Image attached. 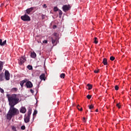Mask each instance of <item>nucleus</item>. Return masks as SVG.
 I'll list each match as a JSON object with an SVG mask.
<instances>
[{"mask_svg":"<svg viewBox=\"0 0 131 131\" xmlns=\"http://www.w3.org/2000/svg\"><path fill=\"white\" fill-rule=\"evenodd\" d=\"M7 97L10 106H15L20 102L18 96L16 94H13L10 96L8 95Z\"/></svg>","mask_w":131,"mask_h":131,"instance_id":"1","label":"nucleus"},{"mask_svg":"<svg viewBox=\"0 0 131 131\" xmlns=\"http://www.w3.org/2000/svg\"><path fill=\"white\" fill-rule=\"evenodd\" d=\"M19 114V111L14 107V106H10V110L7 114V119L10 120L14 116H16Z\"/></svg>","mask_w":131,"mask_h":131,"instance_id":"2","label":"nucleus"},{"mask_svg":"<svg viewBox=\"0 0 131 131\" xmlns=\"http://www.w3.org/2000/svg\"><path fill=\"white\" fill-rule=\"evenodd\" d=\"M4 78H5L6 80H10V73H9V71H5V77H4V73H0V82L4 81Z\"/></svg>","mask_w":131,"mask_h":131,"instance_id":"3","label":"nucleus"},{"mask_svg":"<svg viewBox=\"0 0 131 131\" xmlns=\"http://www.w3.org/2000/svg\"><path fill=\"white\" fill-rule=\"evenodd\" d=\"M20 19H21V20H23V21H30L31 20V19L30 18V17L29 16H28L26 13L23 15L21 16L20 17Z\"/></svg>","mask_w":131,"mask_h":131,"instance_id":"4","label":"nucleus"},{"mask_svg":"<svg viewBox=\"0 0 131 131\" xmlns=\"http://www.w3.org/2000/svg\"><path fill=\"white\" fill-rule=\"evenodd\" d=\"M71 9V6H70V5H66L62 6V11L65 12V13H66V12H68V11H70Z\"/></svg>","mask_w":131,"mask_h":131,"instance_id":"5","label":"nucleus"},{"mask_svg":"<svg viewBox=\"0 0 131 131\" xmlns=\"http://www.w3.org/2000/svg\"><path fill=\"white\" fill-rule=\"evenodd\" d=\"M26 57L25 56H22L19 58V61H18V64H19L20 66L23 65L25 62H26Z\"/></svg>","mask_w":131,"mask_h":131,"instance_id":"6","label":"nucleus"},{"mask_svg":"<svg viewBox=\"0 0 131 131\" xmlns=\"http://www.w3.org/2000/svg\"><path fill=\"white\" fill-rule=\"evenodd\" d=\"M26 86L27 89H31L33 88V83L30 81H28L26 82Z\"/></svg>","mask_w":131,"mask_h":131,"instance_id":"7","label":"nucleus"},{"mask_svg":"<svg viewBox=\"0 0 131 131\" xmlns=\"http://www.w3.org/2000/svg\"><path fill=\"white\" fill-rule=\"evenodd\" d=\"M52 38V42L53 46H56L58 42H59V39H57L56 38Z\"/></svg>","mask_w":131,"mask_h":131,"instance_id":"8","label":"nucleus"},{"mask_svg":"<svg viewBox=\"0 0 131 131\" xmlns=\"http://www.w3.org/2000/svg\"><path fill=\"white\" fill-rule=\"evenodd\" d=\"M6 45H7V40L3 41V39H0V46L1 47H4V46H6Z\"/></svg>","mask_w":131,"mask_h":131,"instance_id":"9","label":"nucleus"},{"mask_svg":"<svg viewBox=\"0 0 131 131\" xmlns=\"http://www.w3.org/2000/svg\"><path fill=\"white\" fill-rule=\"evenodd\" d=\"M26 82H27V79H25V80H23L22 81H21L20 82V85L21 86V88H23L24 87V84L26 83Z\"/></svg>","mask_w":131,"mask_h":131,"instance_id":"10","label":"nucleus"},{"mask_svg":"<svg viewBox=\"0 0 131 131\" xmlns=\"http://www.w3.org/2000/svg\"><path fill=\"white\" fill-rule=\"evenodd\" d=\"M25 123H27L30 122V116H26L24 118Z\"/></svg>","mask_w":131,"mask_h":131,"instance_id":"11","label":"nucleus"},{"mask_svg":"<svg viewBox=\"0 0 131 131\" xmlns=\"http://www.w3.org/2000/svg\"><path fill=\"white\" fill-rule=\"evenodd\" d=\"M33 11V8L31 7L30 8H28V9L26 10L27 13L29 15L30 14V12H32Z\"/></svg>","mask_w":131,"mask_h":131,"instance_id":"12","label":"nucleus"},{"mask_svg":"<svg viewBox=\"0 0 131 131\" xmlns=\"http://www.w3.org/2000/svg\"><path fill=\"white\" fill-rule=\"evenodd\" d=\"M26 112V107H21V109L20 110V113L25 114Z\"/></svg>","mask_w":131,"mask_h":131,"instance_id":"13","label":"nucleus"},{"mask_svg":"<svg viewBox=\"0 0 131 131\" xmlns=\"http://www.w3.org/2000/svg\"><path fill=\"white\" fill-rule=\"evenodd\" d=\"M39 79H40V80H44L45 81V74H42L41 75H40V76H39Z\"/></svg>","mask_w":131,"mask_h":131,"instance_id":"14","label":"nucleus"},{"mask_svg":"<svg viewBox=\"0 0 131 131\" xmlns=\"http://www.w3.org/2000/svg\"><path fill=\"white\" fill-rule=\"evenodd\" d=\"M102 63L105 66L107 65V61L106 58L103 59Z\"/></svg>","mask_w":131,"mask_h":131,"instance_id":"15","label":"nucleus"},{"mask_svg":"<svg viewBox=\"0 0 131 131\" xmlns=\"http://www.w3.org/2000/svg\"><path fill=\"white\" fill-rule=\"evenodd\" d=\"M31 57L33 58L36 57L35 52H32V53H31Z\"/></svg>","mask_w":131,"mask_h":131,"instance_id":"16","label":"nucleus"},{"mask_svg":"<svg viewBox=\"0 0 131 131\" xmlns=\"http://www.w3.org/2000/svg\"><path fill=\"white\" fill-rule=\"evenodd\" d=\"M31 114H32V109L30 108L28 110V115H27V116L26 117H30Z\"/></svg>","mask_w":131,"mask_h":131,"instance_id":"17","label":"nucleus"},{"mask_svg":"<svg viewBox=\"0 0 131 131\" xmlns=\"http://www.w3.org/2000/svg\"><path fill=\"white\" fill-rule=\"evenodd\" d=\"M87 87H88V90H92L93 86L92 85V84H87Z\"/></svg>","mask_w":131,"mask_h":131,"instance_id":"18","label":"nucleus"},{"mask_svg":"<svg viewBox=\"0 0 131 131\" xmlns=\"http://www.w3.org/2000/svg\"><path fill=\"white\" fill-rule=\"evenodd\" d=\"M17 91V88H13L11 89V92L13 93H15Z\"/></svg>","mask_w":131,"mask_h":131,"instance_id":"19","label":"nucleus"},{"mask_svg":"<svg viewBox=\"0 0 131 131\" xmlns=\"http://www.w3.org/2000/svg\"><path fill=\"white\" fill-rule=\"evenodd\" d=\"M3 62L0 61V71L3 70Z\"/></svg>","mask_w":131,"mask_h":131,"instance_id":"20","label":"nucleus"},{"mask_svg":"<svg viewBox=\"0 0 131 131\" xmlns=\"http://www.w3.org/2000/svg\"><path fill=\"white\" fill-rule=\"evenodd\" d=\"M11 129L12 130V131H17V128L14 126H11Z\"/></svg>","mask_w":131,"mask_h":131,"instance_id":"21","label":"nucleus"},{"mask_svg":"<svg viewBox=\"0 0 131 131\" xmlns=\"http://www.w3.org/2000/svg\"><path fill=\"white\" fill-rule=\"evenodd\" d=\"M53 38H56V39H59V37L58 36V35L57 33H54V37Z\"/></svg>","mask_w":131,"mask_h":131,"instance_id":"22","label":"nucleus"},{"mask_svg":"<svg viewBox=\"0 0 131 131\" xmlns=\"http://www.w3.org/2000/svg\"><path fill=\"white\" fill-rule=\"evenodd\" d=\"M77 110H78V111H83V108L82 107H81L80 106H79V105H77Z\"/></svg>","mask_w":131,"mask_h":131,"instance_id":"23","label":"nucleus"},{"mask_svg":"<svg viewBox=\"0 0 131 131\" xmlns=\"http://www.w3.org/2000/svg\"><path fill=\"white\" fill-rule=\"evenodd\" d=\"M27 69H28L29 70H33V67L32 66L28 65V66H27Z\"/></svg>","mask_w":131,"mask_h":131,"instance_id":"24","label":"nucleus"},{"mask_svg":"<svg viewBox=\"0 0 131 131\" xmlns=\"http://www.w3.org/2000/svg\"><path fill=\"white\" fill-rule=\"evenodd\" d=\"M60 77H61V78H64L65 77V74L64 73H61V75H60Z\"/></svg>","mask_w":131,"mask_h":131,"instance_id":"25","label":"nucleus"},{"mask_svg":"<svg viewBox=\"0 0 131 131\" xmlns=\"http://www.w3.org/2000/svg\"><path fill=\"white\" fill-rule=\"evenodd\" d=\"M94 42L96 44L98 43V38L95 37Z\"/></svg>","mask_w":131,"mask_h":131,"instance_id":"26","label":"nucleus"},{"mask_svg":"<svg viewBox=\"0 0 131 131\" xmlns=\"http://www.w3.org/2000/svg\"><path fill=\"white\" fill-rule=\"evenodd\" d=\"M90 110L94 109V105L93 104H91L90 105L88 106Z\"/></svg>","mask_w":131,"mask_h":131,"instance_id":"27","label":"nucleus"},{"mask_svg":"<svg viewBox=\"0 0 131 131\" xmlns=\"http://www.w3.org/2000/svg\"><path fill=\"white\" fill-rule=\"evenodd\" d=\"M57 11H59V9H58V7H55L54 8V12H57Z\"/></svg>","mask_w":131,"mask_h":131,"instance_id":"28","label":"nucleus"},{"mask_svg":"<svg viewBox=\"0 0 131 131\" xmlns=\"http://www.w3.org/2000/svg\"><path fill=\"white\" fill-rule=\"evenodd\" d=\"M63 14V12H62V11L61 10L59 11V17H61L62 16V14Z\"/></svg>","mask_w":131,"mask_h":131,"instance_id":"29","label":"nucleus"},{"mask_svg":"<svg viewBox=\"0 0 131 131\" xmlns=\"http://www.w3.org/2000/svg\"><path fill=\"white\" fill-rule=\"evenodd\" d=\"M115 58L113 56L110 57V60L114 61L115 60Z\"/></svg>","mask_w":131,"mask_h":131,"instance_id":"30","label":"nucleus"},{"mask_svg":"<svg viewBox=\"0 0 131 131\" xmlns=\"http://www.w3.org/2000/svg\"><path fill=\"white\" fill-rule=\"evenodd\" d=\"M21 130H25V129H26V126L23 125L22 126H21Z\"/></svg>","mask_w":131,"mask_h":131,"instance_id":"31","label":"nucleus"},{"mask_svg":"<svg viewBox=\"0 0 131 131\" xmlns=\"http://www.w3.org/2000/svg\"><path fill=\"white\" fill-rule=\"evenodd\" d=\"M86 98H87V99H90L91 98H92V96L90 95H87Z\"/></svg>","mask_w":131,"mask_h":131,"instance_id":"32","label":"nucleus"},{"mask_svg":"<svg viewBox=\"0 0 131 131\" xmlns=\"http://www.w3.org/2000/svg\"><path fill=\"white\" fill-rule=\"evenodd\" d=\"M116 107H118L119 109L121 108V105L119 103L116 104Z\"/></svg>","mask_w":131,"mask_h":131,"instance_id":"33","label":"nucleus"},{"mask_svg":"<svg viewBox=\"0 0 131 131\" xmlns=\"http://www.w3.org/2000/svg\"><path fill=\"white\" fill-rule=\"evenodd\" d=\"M42 8H43V9H46V8H48V6H47L46 4H44V5L42 6Z\"/></svg>","mask_w":131,"mask_h":131,"instance_id":"34","label":"nucleus"},{"mask_svg":"<svg viewBox=\"0 0 131 131\" xmlns=\"http://www.w3.org/2000/svg\"><path fill=\"white\" fill-rule=\"evenodd\" d=\"M115 89H116V91H118V90L119 89V87H118V85H116Z\"/></svg>","mask_w":131,"mask_h":131,"instance_id":"35","label":"nucleus"},{"mask_svg":"<svg viewBox=\"0 0 131 131\" xmlns=\"http://www.w3.org/2000/svg\"><path fill=\"white\" fill-rule=\"evenodd\" d=\"M43 43H48V40H45L42 41Z\"/></svg>","mask_w":131,"mask_h":131,"instance_id":"36","label":"nucleus"},{"mask_svg":"<svg viewBox=\"0 0 131 131\" xmlns=\"http://www.w3.org/2000/svg\"><path fill=\"white\" fill-rule=\"evenodd\" d=\"M30 92H31L32 94H33L34 93V91L32 89L30 90Z\"/></svg>","mask_w":131,"mask_h":131,"instance_id":"37","label":"nucleus"},{"mask_svg":"<svg viewBox=\"0 0 131 131\" xmlns=\"http://www.w3.org/2000/svg\"><path fill=\"white\" fill-rule=\"evenodd\" d=\"M0 91H1V93H4V90L3 89H2L1 88H0Z\"/></svg>","mask_w":131,"mask_h":131,"instance_id":"38","label":"nucleus"},{"mask_svg":"<svg viewBox=\"0 0 131 131\" xmlns=\"http://www.w3.org/2000/svg\"><path fill=\"white\" fill-rule=\"evenodd\" d=\"M37 111H34V113H33V115H35L37 114Z\"/></svg>","mask_w":131,"mask_h":131,"instance_id":"39","label":"nucleus"},{"mask_svg":"<svg viewBox=\"0 0 131 131\" xmlns=\"http://www.w3.org/2000/svg\"><path fill=\"white\" fill-rule=\"evenodd\" d=\"M94 73H99V71L95 70H94Z\"/></svg>","mask_w":131,"mask_h":131,"instance_id":"40","label":"nucleus"},{"mask_svg":"<svg viewBox=\"0 0 131 131\" xmlns=\"http://www.w3.org/2000/svg\"><path fill=\"white\" fill-rule=\"evenodd\" d=\"M53 29H55V28H57V26H56V25L53 26Z\"/></svg>","mask_w":131,"mask_h":131,"instance_id":"41","label":"nucleus"},{"mask_svg":"<svg viewBox=\"0 0 131 131\" xmlns=\"http://www.w3.org/2000/svg\"><path fill=\"white\" fill-rule=\"evenodd\" d=\"M41 17H42V19H45V15L42 14Z\"/></svg>","mask_w":131,"mask_h":131,"instance_id":"42","label":"nucleus"},{"mask_svg":"<svg viewBox=\"0 0 131 131\" xmlns=\"http://www.w3.org/2000/svg\"><path fill=\"white\" fill-rule=\"evenodd\" d=\"M83 122H85V117H83Z\"/></svg>","mask_w":131,"mask_h":131,"instance_id":"43","label":"nucleus"},{"mask_svg":"<svg viewBox=\"0 0 131 131\" xmlns=\"http://www.w3.org/2000/svg\"><path fill=\"white\" fill-rule=\"evenodd\" d=\"M95 112H99V110H98V109H96V110L95 111Z\"/></svg>","mask_w":131,"mask_h":131,"instance_id":"44","label":"nucleus"},{"mask_svg":"<svg viewBox=\"0 0 131 131\" xmlns=\"http://www.w3.org/2000/svg\"><path fill=\"white\" fill-rule=\"evenodd\" d=\"M87 112H88V111H85V113H87Z\"/></svg>","mask_w":131,"mask_h":131,"instance_id":"45","label":"nucleus"},{"mask_svg":"<svg viewBox=\"0 0 131 131\" xmlns=\"http://www.w3.org/2000/svg\"><path fill=\"white\" fill-rule=\"evenodd\" d=\"M1 112H2V110H0V113H1Z\"/></svg>","mask_w":131,"mask_h":131,"instance_id":"46","label":"nucleus"},{"mask_svg":"<svg viewBox=\"0 0 131 131\" xmlns=\"http://www.w3.org/2000/svg\"><path fill=\"white\" fill-rule=\"evenodd\" d=\"M121 51H122V52H123V51H123V50H121Z\"/></svg>","mask_w":131,"mask_h":131,"instance_id":"47","label":"nucleus"}]
</instances>
